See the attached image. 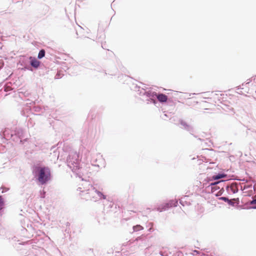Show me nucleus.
Returning <instances> with one entry per match:
<instances>
[{"label":"nucleus","mask_w":256,"mask_h":256,"mask_svg":"<svg viewBox=\"0 0 256 256\" xmlns=\"http://www.w3.org/2000/svg\"><path fill=\"white\" fill-rule=\"evenodd\" d=\"M20 94H23V92H20Z\"/></svg>","instance_id":"obj_45"},{"label":"nucleus","mask_w":256,"mask_h":256,"mask_svg":"<svg viewBox=\"0 0 256 256\" xmlns=\"http://www.w3.org/2000/svg\"><path fill=\"white\" fill-rule=\"evenodd\" d=\"M246 134L248 136H251L254 138H256V131L250 128H248L246 130Z\"/></svg>","instance_id":"obj_18"},{"label":"nucleus","mask_w":256,"mask_h":256,"mask_svg":"<svg viewBox=\"0 0 256 256\" xmlns=\"http://www.w3.org/2000/svg\"><path fill=\"white\" fill-rule=\"evenodd\" d=\"M138 92L139 94L146 98V101L148 104L152 103L156 104L158 101L162 104H165L166 106H174V104L171 98H168L165 94L161 92H156L152 90L147 91L146 90L142 88L140 89L138 88Z\"/></svg>","instance_id":"obj_1"},{"label":"nucleus","mask_w":256,"mask_h":256,"mask_svg":"<svg viewBox=\"0 0 256 256\" xmlns=\"http://www.w3.org/2000/svg\"><path fill=\"white\" fill-rule=\"evenodd\" d=\"M178 204V200H170L168 202L165 203L158 206L157 208V210L160 212H162L168 210L172 207H176L177 206Z\"/></svg>","instance_id":"obj_6"},{"label":"nucleus","mask_w":256,"mask_h":256,"mask_svg":"<svg viewBox=\"0 0 256 256\" xmlns=\"http://www.w3.org/2000/svg\"><path fill=\"white\" fill-rule=\"evenodd\" d=\"M151 230H152V228H149L148 230H149V231H151Z\"/></svg>","instance_id":"obj_46"},{"label":"nucleus","mask_w":256,"mask_h":256,"mask_svg":"<svg viewBox=\"0 0 256 256\" xmlns=\"http://www.w3.org/2000/svg\"><path fill=\"white\" fill-rule=\"evenodd\" d=\"M248 204H256V198H252V200L248 202Z\"/></svg>","instance_id":"obj_31"},{"label":"nucleus","mask_w":256,"mask_h":256,"mask_svg":"<svg viewBox=\"0 0 256 256\" xmlns=\"http://www.w3.org/2000/svg\"><path fill=\"white\" fill-rule=\"evenodd\" d=\"M138 88H140V89L142 88H141L140 86H136V91L137 92L138 94L140 96V94H139V92H138ZM142 88L146 90L147 91L150 90L148 88H146V86H144V87H142ZM140 96H142L140 95Z\"/></svg>","instance_id":"obj_28"},{"label":"nucleus","mask_w":256,"mask_h":256,"mask_svg":"<svg viewBox=\"0 0 256 256\" xmlns=\"http://www.w3.org/2000/svg\"><path fill=\"white\" fill-rule=\"evenodd\" d=\"M66 162L67 166L72 170L76 172L77 176L82 178V180H84V179L79 170H80V160L79 156L76 152H69L68 155L67 156Z\"/></svg>","instance_id":"obj_4"},{"label":"nucleus","mask_w":256,"mask_h":256,"mask_svg":"<svg viewBox=\"0 0 256 256\" xmlns=\"http://www.w3.org/2000/svg\"><path fill=\"white\" fill-rule=\"evenodd\" d=\"M70 223L69 222H66L65 224H64V225L62 226V227L64 228H65L64 231L68 233L70 232Z\"/></svg>","instance_id":"obj_21"},{"label":"nucleus","mask_w":256,"mask_h":256,"mask_svg":"<svg viewBox=\"0 0 256 256\" xmlns=\"http://www.w3.org/2000/svg\"><path fill=\"white\" fill-rule=\"evenodd\" d=\"M60 78V75L58 74H57L56 76H55V78Z\"/></svg>","instance_id":"obj_37"},{"label":"nucleus","mask_w":256,"mask_h":256,"mask_svg":"<svg viewBox=\"0 0 256 256\" xmlns=\"http://www.w3.org/2000/svg\"><path fill=\"white\" fill-rule=\"evenodd\" d=\"M4 92H8L10 90H11L12 88H11L10 86L8 84H4Z\"/></svg>","instance_id":"obj_26"},{"label":"nucleus","mask_w":256,"mask_h":256,"mask_svg":"<svg viewBox=\"0 0 256 256\" xmlns=\"http://www.w3.org/2000/svg\"><path fill=\"white\" fill-rule=\"evenodd\" d=\"M198 140H200V141H201V142H202V141H204V140H202V138H198Z\"/></svg>","instance_id":"obj_41"},{"label":"nucleus","mask_w":256,"mask_h":256,"mask_svg":"<svg viewBox=\"0 0 256 256\" xmlns=\"http://www.w3.org/2000/svg\"><path fill=\"white\" fill-rule=\"evenodd\" d=\"M14 138H15L16 140H14V142H18L19 140L22 142V139L24 137V130L22 128H16L13 130Z\"/></svg>","instance_id":"obj_10"},{"label":"nucleus","mask_w":256,"mask_h":256,"mask_svg":"<svg viewBox=\"0 0 256 256\" xmlns=\"http://www.w3.org/2000/svg\"><path fill=\"white\" fill-rule=\"evenodd\" d=\"M220 200L224 201V202H226L229 206H234L235 204L232 200H236V198H234L232 200H230L228 197L226 196H221L218 198ZM236 200H238V198H237Z\"/></svg>","instance_id":"obj_16"},{"label":"nucleus","mask_w":256,"mask_h":256,"mask_svg":"<svg viewBox=\"0 0 256 256\" xmlns=\"http://www.w3.org/2000/svg\"><path fill=\"white\" fill-rule=\"evenodd\" d=\"M108 203H110V204L108 205V208H112V206H113V203L112 202H109V201H108Z\"/></svg>","instance_id":"obj_35"},{"label":"nucleus","mask_w":256,"mask_h":256,"mask_svg":"<svg viewBox=\"0 0 256 256\" xmlns=\"http://www.w3.org/2000/svg\"><path fill=\"white\" fill-rule=\"evenodd\" d=\"M50 150L52 152L50 154H52L54 158L58 160L59 158L60 154V152L58 150V148H56V146H53L52 148Z\"/></svg>","instance_id":"obj_17"},{"label":"nucleus","mask_w":256,"mask_h":256,"mask_svg":"<svg viewBox=\"0 0 256 256\" xmlns=\"http://www.w3.org/2000/svg\"><path fill=\"white\" fill-rule=\"evenodd\" d=\"M227 174L222 172H220L218 174L216 173L212 177L209 178L210 181L212 180H221L220 179L222 178H226Z\"/></svg>","instance_id":"obj_14"},{"label":"nucleus","mask_w":256,"mask_h":256,"mask_svg":"<svg viewBox=\"0 0 256 256\" xmlns=\"http://www.w3.org/2000/svg\"><path fill=\"white\" fill-rule=\"evenodd\" d=\"M40 198H44L46 197V192H44V190H40Z\"/></svg>","instance_id":"obj_29"},{"label":"nucleus","mask_w":256,"mask_h":256,"mask_svg":"<svg viewBox=\"0 0 256 256\" xmlns=\"http://www.w3.org/2000/svg\"><path fill=\"white\" fill-rule=\"evenodd\" d=\"M224 192V187L222 186V188L215 194L216 196H220L222 195Z\"/></svg>","instance_id":"obj_27"},{"label":"nucleus","mask_w":256,"mask_h":256,"mask_svg":"<svg viewBox=\"0 0 256 256\" xmlns=\"http://www.w3.org/2000/svg\"><path fill=\"white\" fill-rule=\"evenodd\" d=\"M88 251H89V252H91V251H92V249H90H90H89Z\"/></svg>","instance_id":"obj_44"},{"label":"nucleus","mask_w":256,"mask_h":256,"mask_svg":"<svg viewBox=\"0 0 256 256\" xmlns=\"http://www.w3.org/2000/svg\"><path fill=\"white\" fill-rule=\"evenodd\" d=\"M33 109L36 112H40L42 110L41 108L38 106H34Z\"/></svg>","instance_id":"obj_30"},{"label":"nucleus","mask_w":256,"mask_h":256,"mask_svg":"<svg viewBox=\"0 0 256 256\" xmlns=\"http://www.w3.org/2000/svg\"><path fill=\"white\" fill-rule=\"evenodd\" d=\"M4 84L3 82L0 83V91L4 88Z\"/></svg>","instance_id":"obj_33"},{"label":"nucleus","mask_w":256,"mask_h":256,"mask_svg":"<svg viewBox=\"0 0 256 256\" xmlns=\"http://www.w3.org/2000/svg\"><path fill=\"white\" fill-rule=\"evenodd\" d=\"M250 208H252V209H256V206H250Z\"/></svg>","instance_id":"obj_38"},{"label":"nucleus","mask_w":256,"mask_h":256,"mask_svg":"<svg viewBox=\"0 0 256 256\" xmlns=\"http://www.w3.org/2000/svg\"><path fill=\"white\" fill-rule=\"evenodd\" d=\"M136 240L139 243L140 246H146L148 242V240L145 235H142L138 237Z\"/></svg>","instance_id":"obj_15"},{"label":"nucleus","mask_w":256,"mask_h":256,"mask_svg":"<svg viewBox=\"0 0 256 256\" xmlns=\"http://www.w3.org/2000/svg\"><path fill=\"white\" fill-rule=\"evenodd\" d=\"M102 47L103 48H104L103 45L102 46Z\"/></svg>","instance_id":"obj_47"},{"label":"nucleus","mask_w":256,"mask_h":256,"mask_svg":"<svg viewBox=\"0 0 256 256\" xmlns=\"http://www.w3.org/2000/svg\"><path fill=\"white\" fill-rule=\"evenodd\" d=\"M236 90H238L237 92L238 94H244V92L242 91V90H240H240H244V92H248L246 90H244V88H242L240 86L236 87Z\"/></svg>","instance_id":"obj_24"},{"label":"nucleus","mask_w":256,"mask_h":256,"mask_svg":"<svg viewBox=\"0 0 256 256\" xmlns=\"http://www.w3.org/2000/svg\"><path fill=\"white\" fill-rule=\"evenodd\" d=\"M180 124L184 126V128L186 130V128L188 126L189 124H188L186 122L183 120H179Z\"/></svg>","instance_id":"obj_25"},{"label":"nucleus","mask_w":256,"mask_h":256,"mask_svg":"<svg viewBox=\"0 0 256 256\" xmlns=\"http://www.w3.org/2000/svg\"><path fill=\"white\" fill-rule=\"evenodd\" d=\"M84 187L78 188L80 191L81 192H86V194L88 195L86 198L88 200L91 198H94L96 194L98 196V198L100 199L106 200V196L102 192V188H100L98 184H94L93 185L90 184L88 182H86L85 184H82Z\"/></svg>","instance_id":"obj_2"},{"label":"nucleus","mask_w":256,"mask_h":256,"mask_svg":"<svg viewBox=\"0 0 256 256\" xmlns=\"http://www.w3.org/2000/svg\"><path fill=\"white\" fill-rule=\"evenodd\" d=\"M30 63V56H21L18 60V64L22 66L23 67L21 68L22 70H30L32 71L33 70L31 66L29 65Z\"/></svg>","instance_id":"obj_5"},{"label":"nucleus","mask_w":256,"mask_h":256,"mask_svg":"<svg viewBox=\"0 0 256 256\" xmlns=\"http://www.w3.org/2000/svg\"><path fill=\"white\" fill-rule=\"evenodd\" d=\"M8 189H7V188H5V189L3 190L2 191V193L6 192V191H8Z\"/></svg>","instance_id":"obj_40"},{"label":"nucleus","mask_w":256,"mask_h":256,"mask_svg":"<svg viewBox=\"0 0 256 256\" xmlns=\"http://www.w3.org/2000/svg\"><path fill=\"white\" fill-rule=\"evenodd\" d=\"M249 84V82L246 83L245 84H242V86H246V84Z\"/></svg>","instance_id":"obj_43"},{"label":"nucleus","mask_w":256,"mask_h":256,"mask_svg":"<svg viewBox=\"0 0 256 256\" xmlns=\"http://www.w3.org/2000/svg\"><path fill=\"white\" fill-rule=\"evenodd\" d=\"M98 221L99 223H102L103 220L99 218V216L98 217Z\"/></svg>","instance_id":"obj_34"},{"label":"nucleus","mask_w":256,"mask_h":256,"mask_svg":"<svg viewBox=\"0 0 256 256\" xmlns=\"http://www.w3.org/2000/svg\"><path fill=\"white\" fill-rule=\"evenodd\" d=\"M49 10V6L44 4H40L38 8V12L42 16L46 15L48 12Z\"/></svg>","instance_id":"obj_13"},{"label":"nucleus","mask_w":256,"mask_h":256,"mask_svg":"<svg viewBox=\"0 0 256 256\" xmlns=\"http://www.w3.org/2000/svg\"><path fill=\"white\" fill-rule=\"evenodd\" d=\"M164 114L161 116L162 120H166L168 118H170L171 117V112L165 113L166 112V111H164Z\"/></svg>","instance_id":"obj_22"},{"label":"nucleus","mask_w":256,"mask_h":256,"mask_svg":"<svg viewBox=\"0 0 256 256\" xmlns=\"http://www.w3.org/2000/svg\"><path fill=\"white\" fill-rule=\"evenodd\" d=\"M104 162V160L102 158V156L98 155L96 158H93L91 160L92 166L100 168Z\"/></svg>","instance_id":"obj_12"},{"label":"nucleus","mask_w":256,"mask_h":256,"mask_svg":"<svg viewBox=\"0 0 256 256\" xmlns=\"http://www.w3.org/2000/svg\"><path fill=\"white\" fill-rule=\"evenodd\" d=\"M193 255H195V254H200V252L197 250H194L193 251Z\"/></svg>","instance_id":"obj_32"},{"label":"nucleus","mask_w":256,"mask_h":256,"mask_svg":"<svg viewBox=\"0 0 256 256\" xmlns=\"http://www.w3.org/2000/svg\"><path fill=\"white\" fill-rule=\"evenodd\" d=\"M46 54V51L44 49H41L40 50L38 55V59L40 60L44 57Z\"/></svg>","instance_id":"obj_19"},{"label":"nucleus","mask_w":256,"mask_h":256,"mask_svg":"<svg viewBox=\"0 0 256 256\" xmlns=\"http://www.w3.org/2000/svg\"><path fill=\"white\" fill-rule=\"evenodd\" d=\"M132 228L134 232H138L140 230H143L144 228L140 224H136V226H133Z\"/></svg>","instance_id":"obj_23"},{"label":"nucleus","mask_w":256,"mask_h":256,"mask_svg":"<svg viewBox=\"0 0 256 256\" xmlns=\"http://www.w3.org/2000/svg\"><path fill=\"white\" fill-rule=\"evenodd\" d=\"M180 204L182 206H184V202L183 201V200H180Z\"/></svg>","instance_id":"obj_36"},{"label":"nucleus","mask_w":256,"mask_h":256,"mask_svg":"<svg viewBox=\"0 0 256 256\" xmlns=\"http://www.w3.org/2000/svg\"><path fill=\"white\" fill-rule=\"evenodd\" d=\"M188 94V96H191L192 94Z\"/></svg>","instance_id":"obj_42"},{"label":"nucleus","mask_w":256,"mask_h":256,"mask_svg":"<svg viewBox=\"0 0 256 256\" xmlns=\"http://www.w3.org/2000/svg\"><path fill=\"white\" fill-rule=\"evenodd\" d=\"M226 180H218L211 182L209 186L210 187L212 192H214L216 190H220L222 186H224V182Z\"/></svg>","instance_id":"obj_9"},{"label":"nucleus","mask_w":256,"mask_h":256,"mask_svg":"<svg viewBox=\"0 0 256 256\" xmlns=\"http://www.w3.org/2000/svg\"><path fill=\"white\" fill-rule=\"evenodd\" d=\"M41 64V62L38 60L35 57L30 56L29 65L31 68L34 69H38Z\"/></svg>","instance_id":"obj_11"},{"label":"nucleus","mask_w":256,"mask_h":256,"mask_svg":"<svg viewBox=\"0 0 256 256\" xmlns=\"http://www.w3.org/2000/svg\"><path fill=\"white\" fill-rule=\"evenodd\" d=\"M212 256V255H210V256Z\"/></svg>","instance_id":"obj_48"},{"label":"nucleus","mask_w":256,"mask_h":256,"mask_svg":"<svg viewBox=\"0 0 256 256\" xmlns=\"http://www.w3.org/2000/svg\"><path fill=\"white\" fill-rule=\"evenodd\" d=\"M160 254L161 256H166V255H164V252H160Z\"/></svg>","instance_id":"obj_39"},{"label":"nucleus","mask_w":256,"mask_h":256,"mask_svg":"<svg viewBox=\"0 0 256 256\" xmlns=\"http://www.w3.org/2000/svg\"><path fill=\"white\" fill-rule=\"evenodd\" d=\"M225 187L228 194H236L238 191V184L236 182H232L231 184H228Z\"/></svg>","instance_id":"obj_8"},{"label":"nucleus","mask_w":256,"mask_h":256,"mask_svg":"<svg viewBox=\"0 0 256 256\" xmlns=\"http://www.w3.org/2000/svg\"><path fill=\"white\" fill-rule=\"evenodd\" d=\"M32 174L36 180L42 185L46 184L51 178L50 170L48 166H34L32 168Z\"/></svg>","instance_id":"obj_3"},{"label":"nucleus","mask_w":256,"mask_h":256,"mask_svg":"<svg viewBox=\"0 0 256 256\" xmlns=\"http://www.w3.org/2000/svg\"><path fill=\"white\" fill-rule=\"evenodd\" d=\"M186 130L188 132L192 135L194 138H198V136L196 135H194L192 132H194V128L192 126L188 125L187 126V127L186 128Z\"/></svg>","instance_id":"obj_20"},{"label":"nucleus","mask_w":256,"mask_h":256,"mask_svg":"<svg viewBox=\"0 0 256 256\" xmlns=\"http://www.w3.org/2000/svg\"><path fill=\"white\" fill-rule=\"evenodd\" d=\"M0 136L2 142H4V140H8L10 139L13 141L16 140L15 138H14L13 130L8 128H6L2 133L0 134Z\"/></svg>","instance_id":"obj_7"}]
</instances>
